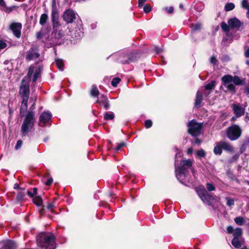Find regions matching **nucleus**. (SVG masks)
<instances>
[{
    "label": "nucleus",
    "instance_id": "f257e3e1",
    "mask_svg": "<svg viewBox=\"0 0 249 249\" xmlns=\"http://www.w3.org/2000/svg\"><path fill=\"white\" fill-rule=\"evenodd\" d=\"M41 71V68L40 67H30L28 75L22 81L19 91L20 94L22 97V102L20 108L21 113L25 112L28 107L27 103L29 93V79L31 78L33 75V81H36L40 75Z\"/></svg>",
    "mask_w": 249,
    "mask_h": 249
},
{
    "label": "nucleus",
    "instance_id": "f03ea898",
    "mask_svg": "<svg viewBox=\"0 0 249 249\" xmlns=\"http://www.w3.org/2000/svg\"><path fill=\"white\" fill-rule=\"evenodd\" d=\"M182 156V153L181 152H178L176 154L175 161L176 177L180 181L187 177L189 169L191 168L194 162V160L191 159H182L178 162V158Z\"/></svg>",
    "mask_w": 249,
    "mask_h": 249
},
{
    "label": "nucleus",
    "instance_id": "7ed1b4c3",
    "mask_svg": "<svg viewBox=\"0 0 249 249\" xmlns=\"http://www.w3.org/2000/svg\"><path fill=\"white\" fill-rule=\"evenodd\" d=\"M38 246L43 249H55L54 236L51 233L41 232L36 236Z\"/></svg>",
    "mask_w": 249,
    "mask_h": 249
},
{
    "label": "nucleus",
    "instance_id": "20e7f679",
    "mask_svg": "<svg viewBox=\"0 0 249 249\" xmlns=\"http://www.w3.org/2000/svg\"><path fill=\"white\" fill-rule=\"evenodd\" d=\"M207 191L203 186H199L196 188V191L201 200L205 203L210 204L213 199V196L208 192L213 191L215 188L213 183H207L206 184Z\"/></svg>",
    "mask_w": 249,
    "mask_h": 249
},
{
    "label": "nucleus",
    "instance_id": "39448f33",
    "mask_svg": "<svg viewBox=\"0 0 249 249\" xmlns=\"http://www.w3.org/2000/svg\"><path fill=\"white\" fill-rule=\"evenodd\" d=\"M35 120V113L32 111H29L21 125V131L22 135L25 136L31 130Z\"/></svg>",
    "mask_w": 249,
    "mask_h": 249
},
{
    "label": "nucleus",
    "instance_id": "423d86ee",
    "mask_svg": "<svg viewBox=\"0 0 249 249\" xmlns=\"http://www.w3.org/2000/svg\"><path fill=\"white\" fill-rule=\"evenodd\" d=\"M188 132L193 136H197L201 133L202 124L192 120L188 124Z\"/></svg>",
    "mask_w": 249,
    "mask_h": 249
},
{
    "label": "nucleus",
    "instance_id": "0eeeda50",
    "mask_svg": "<svg viewBox=\"0 0 249 249\" xmlns=\"http://www.w3.org/2000/svg\"><path fill=\"white\" fill-rule=\"evenodd\" d=\"M227 137L231 141L237 140L241 134V129L239 126L233 125L227 130Z\"/></svg>",
    "mask_w": 249,
    "mask_h": 249
},
{
    "label": "nucleus",
    "instance_id": "6e6552de",
    "mask_svg": "<svg viewBox=\"0 0 249 249\" xmlns=\"http://www.w3.org/2000/svg\"><path fill=\"white\" fill-rule=\"evenodd\" d=\"M232 80V76L230 75H225L222 78V82L223 86L226 88L228 90L231 91H234L235 87Z\"/></svg>",
    "mask_w": 249,
    "mask_h": 249
},
{
    "label": "nucleus",
    "instance_id": "1a4fd4ad",
    "mask_svg": "<svg viewBox=\"0 0 249 249\" xmlns=\"http://www.w3.org/2000/svg\"><path fill=\"white\" fill-rule=\"evenodd\" d=\"M76 13L71 9H68L63 15L64 20L68 23L72 22L76 18Z\"/></svg>",
    "mask_w": 249,
    "mask_h": 249
},
{
    "label": "nucleus",
    "instance_id": "9d476101",
    "mask_svg": "<svg viewBox=\"0 0 249 249\" xmlns=\"http://www.w3.org/2000/svg\"><path fill=\"white\" fill-rule=\"evenodd\" d=\"M22 25L20 23H12L10 25V29L12 30L15 36L19 38L21 35Z\"/></svg>",
    "mask_w": 249,
    "mask_h": 249
},
{
    "label": "nucleus",
    "instance_id": "9b49d317",
    "mask_svg": "<svg viewBox=\"0 0 249 249\" xmlns=\"http://www.w3.org/2000/svg\"><path fill=\"white\" fill-rule=\"evenodd\" d=\"M52 118V114L49 112H44L42 113L39 117V125L44 126L48 123Z\"/></svg>",
    "mask_w": 249,
    "mask_h": 249
},
{
    "label": "nucleus",
    "instance_id": "f8f14e48",
    "mask_svg": "<svg viewBox=\"0 0 249 249\" xmlns=\"http://www.w3.org/2000/svg\"><path fill=\"white\" fill-rule=\"evenodd\" d=\"M232 108L234 113L237 117H239L244 114L245 108L239 104H233L232 105Z\"/></svg>",
    "mask_w": 249,
    "mask_h": 249
},
{
    "label": "nucleus",
    "instance_id": "ddd939ff",
    "mask_svg": "<svg viewBox=\"0 0 249 249\" xmlns=\"http://www.w3.org/2000/svg\"><path fill=\"white\" fill-rule=\"evenodd\" d=\"M204 94L205 96L206 94L204 92L203 89H200L196 93V98L195 100V106L197 107L200 106L202 101V94Z\"/></svg>",
    "mask_w": 249,
    "mask_h": 249
},
{
    "label": "nucleus",
    "instance_id": "4468645a",
    "mask_svg": "<svg viewBox=\"0 0 249 249\" xmlns=\"http://www.w3.org/2000/svg\"><path fill=\"white\" fill-rule=\"evenodd\" d=\"M97 103H99L100 105L103 106L104 107L107 109L109 107L108 101L107 97L104 95H102L100 99L96 101Z\"/></svg>",
    "mask_w": 249,
    "mask_h": 249
},
{
    "label": "nucleus",
    "instance_id": "2eb2a0df",
    "mask_svg": "<svg viewBox=\"0 0 249 249\" xmlns=\"http://www.w3.org/2000/svg\"><path fill=\"white\" fill-rule=\"evenodd\" d=\"M215 85V82L213 81H212L210 83H208L205 86V88H201L204 89V92H205L206 96H207L209 95V94L210 93L211 90L214 88Z\"/></svg>",
    "mask_w": 249,
    "mask_h": 249
},
{
    "label": "nucleus",
    "instance_id": "dca6fc26",
    "mask_svg": "<svg viewBox=\"0 0 249 249\" xmlns=\"http://www.w3.org/2000/svg\"><path fill=\"white\" fill-rule=\"evenodd\" d=\"M241 24V22L237 18H232L228 21V24L232 28L239 27Z\"/></svg>",
    "mask_w": 249,
    "mask_h": 249
},
{
    "label": "nucleus",
    "instance_id": "f3484780",
    "mask_svg": "<svg viewBox=\"0 0 249 249\" xmlns=\"http://www.w3.org/2000/svg\"><path fill=\"white\" fill-rule=\"evenodd\" d=\"M39 56L38 53L34 50H29L26 55L27 60H34Z\"/></svg>",
    "mask_w": 249,
    "mask_h": 249
},
{
    "label": "nucleus",
    "instance_id": "a211bd4d",
    "mask_svg": "<svg viewBox=\"0 0 249 249\" xmlns=\"http://www.w3.org/2000/svg\"><path fill=\"white\" fill-rule=\"evenodd\" d=\"M2 243L4 249H15L16 247V243L10 240L4 241Z\"/></svg>",
    "mask_w": 249,
    "mask_h": 249
},
{
    "label": "nucleus",
    "instance_id": "6ab92c4d",
    "mask_svg": "<svg viewBox=\"0 0 249 249\" xmlns=\"http://www.w3.org/2000/svg\"><path fill=\"white\" fill-rule=\"evenodd\" d=\"M220 142L223 149L229 152L233 151L234 148L230 143L224 141H220Z\"/></svg>",
    "mask_w": 249,
    "mask_h": 249
},
{
    "label": "nucleus",
    "instance_id": "aec40b11",
    "mask_svg": "<svg viewBox=\"0 0 249 249\" xmlns=\"http://www.w3.org/2000/svg\"><path fill=\"white\" fill-rule=\"evenodd\" d=\"M222 147L221 142H217L213 149V153L215 155H220L222 153Z\"/></svg>",
    "mask_w": 249,
    "mask_h": 249
},
{
    "label": "nucleus",
    "instance_id": "412c9836",
    "mask_svg": "<svg viewBox=\"0 0 249 249\" xmlns=\"http://www.w3.org/2000/svg\"><path fill=\"white\" fill-rule=\"evenodd\" d=\"M52 20L53 22V28H56L57 25H58V14L56 10H53L52 13Z\"/></svg>",
    "mask_w": 249,
    "mask_h": 249
},
{
    "label": "nucleus",
    "instance_id": "4be33fe9",
    "mask_svg": "<svg viewBox=\"0 0 249 249\" xmlns=\"http://www.w3.org/2000/svg\"><path fill=\"white\" fill-rule=\"evenodd\" d=\"M54 28V30L55 31V32L54 33V37L57 39L62 38L64 36V33L60 30H57V29H59L58 25H57L56 28L55 27V28Z\"/></svg>",
    "mask_w": 249,
    "mask_h": 249
},
{
    "label": "nucleus",
    "instance_id": "5701e85b",
    "mask_svg": "<svg viewBox=\"0 0 249 249\" xmlns=\"http://www.w3.org/2000/svg\"><path fill=\"white\" fill-rule=\"evenodd\" d=\"M233 83L235 85H242L245 84V81L244 79H241L239 77L234 76L232 77Z\"/></svg>",
    "mask_w": 249,
    "mask_h": 249
},
{
    "label": "nucleus",
    "instance_id": "b1692460",
    "mask_svg": "<svg viewBox=\"0 0 249 249\" xmlns=\"http://www.w3.org/2000/svg\"><path fill=\"white\" fill-rule=\"evenodd\" d=\"M242 244V241L240 240L239 237H234L232 241V245L236 248H238L241 247Z\"/></svg>",
    "mask_w": 249,
    "mask_h": 249
},
{
    "label": "nucleus",
    "instance_id": "393cba45",
    "mask_svg": "<svg viewBox=\"0 0 249 249\" xmlns=\"http://www.w3.org/2000/svg\"><path fill=\"white\" fill-rule=\"evenodd\" d=\"M241 7L247 10V16L249 18V2L248 0H243L241 2Z\"/></svg>",
    "mask_w": 249,
    "mask_h": 249
},
{
    "label": "nucleus",
    "instance_id": "a878e982",
    "mask_svg": "<svg viewBox=\"0 0 249 249\" xmlns=\"http://www.w3.org/2000/svg\"><path fill=\"white\" fill-rule=\"evenodd\" d=\"M206 156V153L202 149H200L196 151V157L197 158L201 159L202 158H205Z\"/></svg>",
    "mask_w": 249,
    "mask_h": 249
},
{
    "label": "nucleus",
    "instance_id": "bb28decb",
    "mask_svg": "<svg viewBox=\"0 0 249 249\" xmlns=\"http://www.w3.org/2000/svg\"><path fill=\"white\" fill-rule=\"evenodd\" d=\"M202 25L200 23L192 24L191 28L193 31H197L201 29Z\"/></svg>",
    "mask_w": 249,
    "mask_h": 249
},
{
    "label": "nucleus",
    "instance_id": "cd10ccee",
    "mask_svg": "<svg viewBox=\"0 0 249 249\" xmlns=\"http://www.w3.org/2000/svg\"><path fill=\"white\" fill-rule=\"evenodd\" d=\"M33 202L37 206H41L42 204V200L40 196L35 197L33 198Z\"/></svg>",
    "mask_w": 249,
    "mask_h": 249
},
{
    "label": "nucleus",
    "instance_id": "c85d7f7f",
    "mask_svg": "<svg viewBox=\"0 0 249 249\" xmlns=\"http://www.w3.org/2000/svg\"><path fill=\"white\" fill-rule=\"evenodd\" d=\"M90 93L91 95L92 96H97L99 94V92L96 86H92Z\"/></svg>",
    "mask_w": 249,
    "mask_h": 249
},
{
    "label": "nucleus",
    "instance_id": "c756f323",
    "mask_svg": "<svg viewBox=\"0 0 249 249\" xmlns=\"http://www.w3.org/2000/svg\"><path fill=\"white\" fill-rule=\"evenodd\" d=\"M233 235L234 237H240V236L241 235L242 233V231L241 229L240 228H237L235 229L233 231Z\"/></svg>",
    "mask_w": 249,
    "mask_h": 249
},
{
    "label": "nucleus",
    "instance_id": "7c9ffc66",
    "mask_svg": "<svg viewBox=\"0 0 249 249\" xmlns=\"http://www.w3.org/2000/svg\"><path fill=\"white\" fill-rule=\"evenodd\" d=\"M55 63H56V65L57 67H58V68L60 71H63V67L64 66V63H63V61L61 59H56L55 60Z\"/></svg>",
    "mask_w": 249,
    "mask_h": 249
},
{
    "label": "nucleus",
    "instance_id": "2f4dec72",
    "mask_svg": "<svg viewBox=\"0 0 249 249\" xmlns=\"http://www.w3.org/2000/svg\"><path fill=\"white\" fill-rule=\"evenodd\" d=\"M235 7V5L233 3H228L226 4L225 9L226 11H230L233 10Z\"/></svg>",
    "mask_w": 249,
    "mask_h": 249
},
{
    "label": "nucleus",
    "instance_id": "473e14b6",
    "mask_svg": "<svg viewBox=\"0 0 249 249\" xmlns=\"http://www.w3.org/2000/svg\"><path fill=\"white\" fill-rule=\"evenodd\" d=\"M47 18H48V16L46 14H42L40 17V21H39L40 24L41 25L44 24L46 23Z\"/></svg>",
    "mask_w": 249,
    "mask_h": 249
},
{
    "label": "nucleus",
    "instance_id": "72a5a7b5",
    "mask_svg": "<svg viewBox=\"0 0 249 249\" xmlns=\"http://www.w3.org/2000/svg\"><path fill=\"white\" fill-rule=\"evenodd\" d=\"M114 117L112 112H107L104 115V119L106 120H112Z\"/></svg>",
    "mask_w": 249,
    "mask_h": 249
},
{
    "label": "nucleus",
    "instance_id": "f704fd0d",
    "mask_svg": "<svg viewBox=\"0 0 249 249\" xmlns=\"http://www.w3.org/2000/svg\"><path fill=\"white\" fill-rule=\"evenodd\" d=\"M234 221L237 224L241 225L244 223L245 220L242 217L240 216L235 218L234 219Z\"/></svg>",
    "mask_w": 249,
    "mask_h": 249
},
{
    "label": "nucleus",
    "instance_id": "c9c22d12",
    "mask_svg": "<svg viewBox=\"0 0 249 249\" xmlns=\"http://www.w3.org/2000/svg\"><path fill=\"white\" fill-rule=\"evenodd\" d=\"M6 42L3 40H0V52L8 46Z\"/></svg>",
    "mask_w": 249,
    "mask_h": 249
},
{
    "label": "nucleus",
    "instance_id": "e433bc0d",
    "mask_svg": "<svg viewBox=\"0 0 249 249\" xmlns=\"http://www.w3.org/2000/svg\"><path fill=\"white\" fill-rule=\"evenodd\" d=\"M226 199L227 200L226 204L229 206L231 207L234 204V201L233 199H232L231 197H227L226 198Z\"/></svg>",
    "mask_w": 249,
    "mask_h": 249
},
{
    "label": "nucleus",
    "instance_id": "4c0bfd02",
    "mask_svg": "<svg viewBox=\"0 0 249 249\" xmlns=\"http://www.w3.org/2000/svg\"><path fill=\"white\" fill-rule=\"evenodd\" d=\"M221 27L222 30L225 32H228L229 30V25H227V23L224 22L221 23Z\"/></svg>",
    "mask_w": 249,
    "mask_h": 249
},
{
    "label": "nucleus",
    "instance_id": "58836bf2",
    "mask_svg": "<svg viewBox=\"0 0 249 249\" xmlns=\"http://www.w3.org/2000/svg\"><path fill=\"white\" fill-rule=\"evenodd\" d=\"M121 79L119 78H114L111 82V85H112V86L116 87H117L118 84L119 83Z\"/></svg>",
    "mask_w": 249,
    "mask_h": 249
},
{
    "label": "nucleus",
    "instance_id": "ea45409f",
    "mask_svg": "<svg viewBox=\"0 0 249 249\" xmlns=\"http://www.w3.org/2000/svg\"><path fill=\"white\" fill-rule=\"evenodd\" d=\"M36 100V96H34L33 97H32L30 99V101L32 102L33 103V104L31 107V109H33L35 108V102Z\"/></svg>",
    "mask_w": 249,
    "mask_h": 249
},
{
    "label": "nucleus",
    "instance_id": "a19ab883",
    "mask_svg": "<svg viewBox=\"0 0 249 249\" xmlns=\"http://www.w3.org/2000/svg\"><path fill=\"white\" fill-rule=\"evenodd\" d=\"M28 195L31 197H33L34 195H36L37 194V189L36 188H34L33 189V192L32 193L31 191L27 192Z\"/></svg>",
    "mask_w": 249,
    "mask_h": 249
},
{
    "label": "nucleus",
    "instance_id": "79ce46f5",
    "mask_svg": "<svg viewBox=\"0 0 249 249\" xmlns=\"http://www.w3.org/2000/svg\"><path fill=\"white\" fill-rule=\"evenodd\" d=\"M144 125L146 128H149L152 126V122L150 120H147L145 121Z\"/></svg>",
    "mask_w": 249,
    "mask_h": 249
},
{
    "label": "nucleus",
    "instance_id": "37998d69",
    "mask_svg": "<svg viewBox=\"0 0 249 249\" xmlns=\"http://www.w3.org/2000/svg\"><path fill=\"white\" fill-rule=\"evenodd\" d=\"M210 61L212 64L214 66L216 64L217 60L215 56H212L210 58Z\"/></svg>",
    "mask_w": 249,
    "mask_h": 249
},
{
    "label": "nucleus",
    "instance_id": "c03bdc74",
    "mask_svg": "<svg viewBox=\"0 0 249 249\" xmlns=\"http://www.w3.org/2000/svg\"><path fill=\"white\" fill-rule=\"evenodd\" d=\"M239 155L237 154H235L232 156V157L230 160L229 161L230 162H233L237 160L239 158Z\"/></svg>",
    "mask_w": 249,
    "mask_h": 249
},
{
    "label": "nucleus",
    "instance_id": "a18cd8bd",
    "mask_svg": "<svg viewBox=\"0 0 249 249\" xmlns=\"http://www.w3.org/2000/svg\"><path fill=\"white\" fill-rule=\"evenodd\" d=\"M151 10V7L148 5H146L143 7V10L146 13H149Z\"/></svg>",
    "mask_w": 249,
    "mask_h": 249
},
{
    "label": "nucleus",
    "instance_id": "49530a36",
    "mask_svg": "<svg viewBox=\"0 0 249 249\" xmlns=\"http://www.w3.org/2000/svg\"><path fill=\"white\" fill-rule=\"evenodd\" d=\"M22 143V141L20 140H18L17 142V144L15 146V148L16 149H19L21 146Z\"/></svg>",
    "mask_w": 249,
    "mask_h": 249
},
{
    "label": "nucleus",
    "instance_id": "de8ad7c7",
    "mask_svg": "<svg viewBox=\"0 0 249 249\" xmlns=\"http://www.w3.org/2000/svg\"><path fill=\"white\" fill-rule=\"evenodd\" d=\"M165 10L168 13H172L174 11V8L173 7H170L169 8L165 7L164 8Z\"/></svg>",
    "mask_w": 249,
    "mask_h": 249
},
{
    "label": "nucleus",
    "instance_id": "09e8293b",
    "mask_svg": "<svg viewBox=\"0 0 249 249\" xmlns=\"http://www.w3.org/2000/svg\"><path fill=\"white\" fill-rule=\"evenodd\" d=\"M227 232L229 233H233L234 230L231 226H229L227 229Z\"/></svg>",
    "mask_w": 249,
    "mask_h": 249
},
{
    "label": "nucleus",
    "instance_id": "8fccbe9b",
    "mask_svg": "<svg viewBox=\"0 0 249 249\" xmlns=\"http://www.w3.org/2000/svg\"><path fill=\"white\" fill-rule=\"evenodd\" d=\"M147 0H139V6L142 7Z\"/></svg>",
    "mask_w": 249,
    "mask_h": 249
},
{
    "label": "nucleus",
    "instance_id": "3c124183",
    "mask_svg": "<svg viewBox=\"0 0 249 249\" xmlns=\"http://www.w3.org/2000/svg\"><path fill=\"white\" fill-rule=\"evenodd\" d=\"M53 179L52 178H49L46 182V185H50L53 182Z\"/></svg>",
    "mask_w": 249,
    "mask_h": 249
},
{
    "label": "nucleus",
    "instance_id": "603ef678",
    "mask_svg": "<svg viewBox=\"0 0 249 249\" xmlns=\"http://www.w3.org/2000/svg\"><path fill=\"white\" fill-rule=\"evenodd\" d=\"M193 151V148H189L187 150V153L188 155H191L192 154Z\"/></svg>",
    "mask_w": 249,
    "mask_h": 249
},
{
    "label": "nucleus",
    "instance_id": "864d4df0",
    "mask_svg": "<svg viewBox=\"0 0 249 249\" xmlns=\"http://www.w3.org/2000/svg\"><path fill=\"white\" fill-rule=\"evenodd\" d=\"M123 145H124L123 143H120V144H118V145L116 147V150H119Z\"/></svg>",
    "mask_w": 249,
    "mask_h": 249
},
{
    "label": "nucleus",
    "instance_id": "5fc2aeb1",
    "mask_svg": "<svg viewBox=\"0 0 249 249\" xmlns=\"http://www.w3.org/2000/svg\"><path fill=\"white\" fill-rule=\"evenodd\" d=\"M245 55L246 57H249V48L246 50L245 52Z\"/></svg>",
    "mask_w": 249,
    "mask_h": 249
},
{
    "label": "nucleus",
    "instance_id": "6e6d98bb",
    "mask_svg": "<svg viewBox=\"0 0 249 249\" xmlns=\"http://www.w3.org/2000/svg\"><path fill=\"white\" fill-rule=\"evenodd\" d=\"M54 207L53 204H50L48 205L47 208L48 209L52 210V209Z\"/></svg>",
    "mask_w": 249,
    "mask_h": 249
},
{
    "label": "nucleus",
    "instance_id": "4d7b16f0",
    "mask_svg": "<svg viewBox=\"0 0 249 249\" xmlns=\"http://www.w3.org/2000/svg\"><path fill=\"white\" fill-rule=\"evenodd\" d=\"M155 51L157 53H160V52H161V50L160 48L156 47L155 48Z\"/></svg>",
    "mask_w": 249,
    "mask_h": 249
},
{
    "label": "nucleus",
    "instance_id": "13d9d810",
    "mask_svg": "<svg viewBox=\"0 0 249 249\" xmlns=\"http://www.w3.org/2000/svg\"><path fill=\"white\" fill-rule=\"evenodd\" d=\"M5 5L3 0H0V6L3 7Z\"/></svg>",
    "mask_w": 249,
    "mask_h": 249
},
{
    "label": "nucleus",
    "instance_id": "bf43d9fd",
    "mask_svg": "<svg viewBox=\"0 0 249 249\" xmlns=\"http://www.w3.org/2000/svg\"><path fill=\"white\" fill-rule=\"evenodd\" d=\"M200 141L197 139V138H196V140H195V143L196 144H199L200 143Z\"/></svg>",
    "mask_w": 249,
    "mask_h": 249
},
{
    "label": "nucleus",
    "instance_id": "052dcab7",
    "mask_svg": "<svg viewBox=\"0 0 249 249\" xmlns=\"http://www.w3.org/2000/svg\"><path fill=\"white\" fill-rule=\"evenodd\" d=\"M14 188V189H18V188H19V186H18V184H17V183L15 184Z\"/></svg>",
    "mask_w": 249,
    "mask_h": 249
},
{
    "label": "nucleus",
    "instance_id": "680f3d73",
    "mask_svg": "<svg viewBox=\"0 0 249 249\" xmlns=\"http://www.w3.org/2000/svg\"><path fill=\"white\" fill-rule=\"evenodd\" d=\"M133 60H134V59H133L129 58V61H124V62H123V63H128V62H129V61H133Z\"/></svg>",
    "mask_w": 249,
    "mask_h": 249
},
{
    "label": "nucleus",
    "instance_id": "e2e57ef3",
    "mask_svg": "<svg viewBox=\"0 0 249 249\" xmlns=\"http://www.w3.org/2000/svg\"><path fill=\"white\" fill-rule=\"evenodd\" d=\"M179 7H180V8H183V5H182V4H179Z\"/></svg>",
    "mask_w": 249,
    "mask_h": 249
},
{
    "label": "nucleus",
    "instance_id": "0e129e2a",
    "mask_svg": "<svg viewBox=\"0 0 249 249\" xmlns=\"http://www.w3.org/2000/svg\"><path fill=\"white\" fill-rule=\"evenodd\" d=\"M246 64H247L248 66H249V60H247V61H246Z\"/></svg>",
    "mask_w": 249,
    "mask_h": 249
},
{
    "label": "nucleus",
    "instance_id": "69168bd1",
    "mask_svg": "<svg viewBox=\"0 0 249 249\" xmlns=\"http://www.w3.org/2000/svg\"><path fill=\"white\" fill-rule=\"evenodd\" d=\"M246 91H248V92H249V87L247 88Z\"/></svg>",
    "mask_w": 249,
    "mask_h": 249
},
{
    "label": "nucleus",
    "instance_id": "338daca9",
    "mask_svg": "<svg viewBox=\"0 0 249 249\" xmlns=\"http://www.w3.org/2000/svg\"><path fill=\"white\" fill-rule=\"evenodd\" d=\"M247 249V247H243V248H241V249Z\"/></svg>",
    "mask_w": 249,
    "mask_h": 249
},
{
    "label": "nucleus",
    "instance_id": "774afa93",
    "mask_svg": "<svg viewBox=\"0 0 249 249\" xmlns=\"http://www.w3.org/2000/svg\"><path fill=\"white\" fill-rule=\"evenodd\" d=\"M232 120H235V118H234V117H233V118H232Z\"/></svg>",
    "mask_w": 249,
    "mask_h": 249
}]
</instances>
